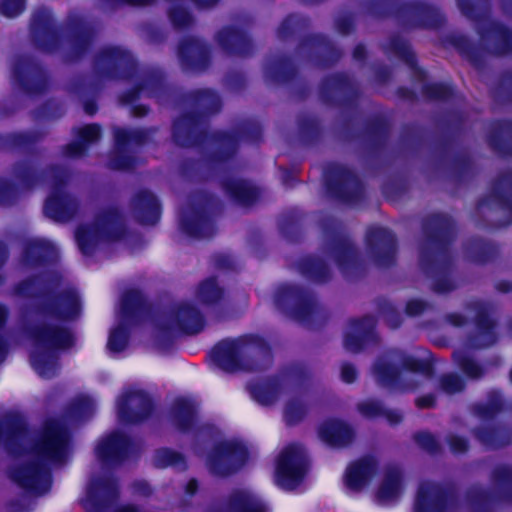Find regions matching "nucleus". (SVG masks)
<instances>
[{
	"label": "nucleus",
	"mask_w": 512,
	"mask_h": 512,
	"mask_svg": "<svg viewBox=\"0 0 512 512\" xmlns=\"http://www.w3.org/2000/svg\"><path fill=\"white\" fill-rule=\"evenodd\" d=\"M29 431L28 422L19 411H7L0 419V444L8 455L18 459L30 452L34 456L11 467L9 478L26 492L40 496L52 487L49 464H63L67 460L71 436L64 424L53 420L45 424L29 450L25 443Z\"/></svg>",
	"instance_id": "2"
},
{
	"label": "nucleus",
	"mask_w": 512,
	"mask_h": 512,
	"mask_svg": "<svg viewBox=\"0 0 512 512\" xmlns=\"http://www.w3.org/2000/svg\"><path fill=\"white\" fill-rule=\"evenodd\" d=\"M121 322L110 330L107 348L113 353L123 352L129 345L130 328L128 324L138 323L149 312V306L142 292L128 289L121 297Z\"/></svg>",
	"instance_id": "15"
},
{
	"label": "nucleus",
	"mask_w": 512,
	"mask_h": 512,
	"mask_svg": "<svg viewBox=\"0 0 512 512\" xmlns=\"http://www.w3.org/2000/svg\"><path fill=\"white\" fill-rule=\"evenodd\" d=\"M320 439L332 448H346L355 439L354 429L346 422L339 419H328L318 428Z\"/></svg>",
	"instance_id": "46"
},
{
	"label": "nucleus",
	"mask_w": 512,
	"mask_h": 512,
	"mask_svg": "<svg viewBox=\"0 0 512 512\" xmlns=\"http://www.w3.org/2000/svg\"><path fill=\"white\" fill-rule=\"evenodd\" d=\"M98 90L99 87L96 83L87 82L83 77L74 79L69 85V91L80 98L92 94L91 97L85 98L82 102L83 110L89 116L95 115L98 111V103L94 97Z\"/></svg>",
	"instance_id": "57"
},
{
	"label": "nucleus",
	"mask_w": 512,
	"mask_h": 512,
	"mask_svg": "<svg viewBox=\"0 0 512 512\" xmlns=\"http://www.w3.org/2000/svg\"><path fill=\"white\" fill-rule=\"evenodd\" d=\"M158 128H113L114 146L108 155L107 167L115 171H132L135 169L137 159L127 149L130 145L138 147L152 142Z\"/></svg>",
	"instance_id": "16"
},
{
	"label": "nucleus",
	"mask_w": 512,
	"mask_h": 512,
	"mask_svg": "<svg viewBox=\"0 0 512 512\" xmlns=\"http://www.w3.org/2000/svg\"><path fill=\"white\" fill-rule=\"evenodd\" d=\"M133 448V439L129 435L115 430L98 443L95 453L103 465L115 466L124 463L130 457Z\"/></svg>",
	"instance_id": "33"
},
{
	"label": "nucleus",
	"mask_w": 512,
	"mask_h": 512,
	"mask_svg": "<svg viewBox=\"0 0 512 512\" xmlns=\"http://www.w3.org/2000/svg\"><path fill=\"white\" fill-rule=\"evenodd\" d=\"M472 434L487 449H500L512 444V429L504 423L480 425Z\"/></svg>",
	"instance_id": "47"
},
{
	"label": "nucleus",
	"mask_w": 512,
	"mask_h": 512,
	"mask_svg": "<svg viewBox=\"0 0 512 512\" xmlns=\"http://www.w3.org/2000/svg\"><path fill=\"white\" fill-rule=\"evenodd\" d=\"M127 235L123 215L117 207L103 209L95 216L92 225L80 224L75 230V239L84 256H92L100 242H115Z\"/></svg>",
	"instance_id": "9"
},
{
	"label": "nucleus",
	"mask_w": 512,
	"mask_h": 512,
	"mask_svg": "<svg viewBox=\"0 0 512 512\" xmlns=\"http://www.w3.org/2000/svg\"><path fill=\"white\" fill-rule=\"evenodd\" d=\"M490 478L495 487L494 494L478 485H473L465 491L464 497L472 512H491L494 502L512 504V466L496 465L491 471Z\"/></svg>",
	"instance_id": "14"
},
{
	"label": "nucleus",
	"mask_w": 512,
	"mask_h": 512,
	"mask_svg": "<svg viewBox=\"0 0 512 512\" xmlns=\"http://www.w3.org/2000/svg\"><path fill=\"white\" fill-rule=\"evenodd\" d=\"M144 91L148 97L155 98L158 102L170 101L174 96L173 85L167 82L164 71L153 67L143 71L141 79L122 92L119 100L124 105H133Z\"/></svg>",
	"instance_id": "23"
},
{
	"label": "nucleus",
	"mask_w": 512,
	"mask_h": 512,
	"mask_svg": "<svg viewBox=\"0 0 512 512\" xmlns=\"http://www.w3.org/2000/svg\"><path fill=\"white\" fill-rule=\"evenodd\" d=\"M461 13L476 24V31L483 47L463 34H448L445 45L454 47L460 56L473 67L485 66V53L501 57L512 54V29L504 23L490 20V0H457Z\"/></svg>",
	"instance_id": "4"
},
{
	"label": "nucleus",
	"mask_w": 512,
	"mask_h": 512,
	"mask_svg": "<svg viewBox=\"0 0 512 512\" xmlns=\"http://www.w3.org/2000/svg\"><path fill=\"white\" fill-rule=\"evenodd\" d=\"M487 143L499 157L512 158V120H492L489 124Z\"/></svg>",
	"instance_id": "45"
},
{
	"label": "nucleus",
	"mask_w": 512,
	"mask_h": 512,
	"mask_svg": "<svg viewBox=\"0 0 512 512\" xmlns=\"http://www.w3.org/2000/svg\"><path fill=\"white\" fill-rule=\"evenodd\" d=\"M425 242L420 247L419 266L432 281L431 289L437 294L455 290L452 279L454 260L451 247L456 237L454 219L444 213H432L422 220Z\"/></svg>",
	"instance_id": "6"
},
{
	"label": "nucleus",
	"mask_w": 512,
	"mask_h": 512,
	"mask_svg": "<svg viewBox=\"0 0 512 512\" xmlns=\"http://www.w3.org/2000/svg\"><path fill=\"white\" fill-rule=\"evenodd\" d=\"M247 447L235 440H221L212 446L206 457L209 472L220 478L238 473L248 462Z\"/></svg>",
	"instance_id": "21"
},
{
	"label": "nucleus",
	"mask_w": 512,
	"mask_h": 512,
	"mask_svg": "<svg viewBox=\"0 0 512 512\" xmlns=\"http://www.w3.org/2000/svg\"><path fill=\"white\" fill-rule=\"evenodd\" d=\"M11 78L13 83L29 97L43 95L50 87V77L45 67L32 56L25 54L14 58Z\"/></svg>",
	"instance_id": "22"
},
{
	"label": "nucleus",
	"mask_w": 512,
	"mask_h": 512,
	"mask_svg": "<svg viewBox=\"0 0 512 512\" xmlns=\"http://www.w3.org/2000/svg\"><path fill=\"white\" fill-rule=\"evenodd\" d=\"M264 77L269 83L290 85L299 79V71L290 56L278 55L265 63Z\"/></svg>",
	"instance_id": "44"
},
{
	"label": "nucleus",
	"mask_w": 512,
	"mask_h": 512,
	"mask_svg": "<svg viewBox=\"0 0 512 512\" xmlns=\"http://www.w3.org/2000/svg\"><path fill=\"white\" fill-rule=\"evenodd\" d=\"M178 58L185 72H203L211 65V49L196 37H184L178 45Z\"/></svg>",
	"instance_id": "35"
},
{
	"label": "nucleus",
	"mask_w": 512,
	"mask_h": 512,
	"mask_svg": "<svg viewBox=\"0 0 512 512\" xmlns=\"http://www.w3.org/2000/svg\"><path fill=\"white\" fill-rule=\"evenodd\" d=\"M319 99L330 107L356 110L362 96L361 89L346 72H334L324 76L318 88Z\"/></svg>",
	"instance_id": "20"
},
{
	"label": "nucleus",
	"mask_w": 512,
	"mask_h": 512,
	"mask_svg": "<svg viewBox=\"0 0 512 512\" xmlns=\"http://www.w3.org/2000/svg\"><path fill=\"white\" fill-rule=\"evenodd\" d=\"M79 211V202L65 191H51L45 200L43 212L55 222L73 220Z\"/></svg>",
	"instance_id": "40"
},
{
	"label": "nucleus",
	"mask_w": 512,
	"mask_h": 512,
	"mask_svg": "<svg viewBox=\"0 0 512 512\" xmlns=\"http://www.w3.org/2000/svg\"><path fill=\"white\" fill-rule=\"evenodd\" d=\"M469 309L475 312L473 322L477 331L467 335L466 345L472 349H483L494 345L497 342L496 323L491 318L489 304L475 301L469 304Z\"/></svg>",
	"instance_id": "31"
},
{
	"label": "nucleus",
	"mask_w": 512,
	"mask_h": 512,
	"mask_svg": "<svg viewBox=\"0 0 512 512\" xmlns=\"http://www.w3.org/2000/svg\"><path fill=\"white\" fill-rule=\"evenodd\" d=\"M465 122L466 117L460 110H449L441 119V127L446 132L436 144L441 162L445 161L450 151L454 148L458 137L464 129Z\"/></svg>",
	"instance_id": "43"
},
{
	"label": "nucleus",
	"mask_w": 512,
	"mask_h": 512,
	"mask_svg": "<svg viewBox=\"0 0 512 512\" xmlns=\"http://www.w3.org/2000/svg\"><path fill=\"white\" fill-rule=\"evenodd\" d=\"M119 495V485L115 477H96L91 480L87 489V511L108 512L118 501Z\"/></svg>",
	"instance_id": "34"
},
{
	"label": "nucleus",
	"mask_w": 512,
	"mask_h": 512,
	"mask_svg": "<svg viewBox=\"0 0 512 512\" xmlns=\"http://www.w3.org/2000/svg\"><path fill=\"white\" fill-rule=\"evenodd\" d=\"M458 495L452 485L423 482L419 485L415 503V512H451L456 506Z\"/></svg>",
	"instance_id": "26"
},
{
	"label": "nucleus",
	"mask_w": 512,
	"mask_h": 512,
	"mask_svg": "<svg viewBox=\"0 0 512 512\" xmlns=\"http://www.w3.org/2000/svg\"><path fill=\"white\" fill-rule=\"evenodd\" d=\"M214 196L206 191L198 190L189 195L188 208L179 219L181 231L193 239H212L217 233V225L213 215Z\"/></svg>",
	"instance_id": "11"
},
{
	"label": "nucleus",
	"mask_w": 512,
	"mask_h": 512,
	"mask_svg": "<svg viewBox=\"0 0 512 512\" xmlns=\"http://www.w3.org/2000/svg\"><path fill=\"white\" fill-rule=\"evenodd\" d=\"M383 50L386 54L394 55L406 65H415L417 56L409 41L398 34L389 37L387 43L383 45Z\"/></svg>",
	"instance_id": "62"
},
{
	"label": "nucleus",
	"mask_w": 512,
	"mask_h": 512,
	"mask_svg": "<svg viewBox=\"0 0 512 512\" xmlns=\"http://www.w3.org/2000/svg\"><path fill=\"white\" fill-rule=\"evenodd\" d=\"M324 233L328 237L327 253L343 277L348 280L360 277L364 272V263L350 236L330 226L325 227Z\"/></svg>",
	"instance_id": "19"
},
{
	"label": "nucleus",
	"mask_w": 512,
	"mask_h": 512,
	"mask_svg": "<svg viewBox=\"0 0 512 512\" xmlns=\"http://www.w3.org/2000/svg\"><path fill=\"white\" fill-rule=\"evenodd\" d=\"M30 37L33 45L45 53L58 52L64 41V61L77 63L91 52L97 37V29L84 18L72 16L68 18L62 31L56 25L52 11L40 7L31 16Z\"/></svg>",
	"instance_id": "5"
},
{
	"label": "nucleus",
	"mask_w": 512,
	"mask_h": 512,
	"mask_svg": "<svg viewBox=\"0 0 512 512\" xmlns=\"http://www.w3.org/2000/svg\"><path fill=\"white\" fill-rule=\"evenodd\" d=\"M311 20L307 16L292 13L287 15L277 28V37L287 40L295 35H300L310 29Z\"/></svg>",
	"instance_id": "61"
},
{
	"label": "nucleus",
	"mask_w": 512,
	"mask_h": 512,
	"mask_svg": "<svg viewBox=\"0 0 512 512\" xmlns=\"http://www.w3.org/2000/svg\"><path fill=\"white\" fill-rule=\"evenodd\" d=\"M496 205L505 214V220L500 222L498 227H507L512 224V169L500 172L492 181L490 191L487 195L477 201V208Z\"/></svg>",
	"instance_id": "28"
},
{
	"label": "nucleus",
	"mask_w": 512,
	"mask_h": 512,
	"mask_svg": "<svg viewBox=\"0 0 512 512\" xmlns=\"http://www.w3.org/2000/svg\"><path fill=\"white\" fill-rule=\"evenodd\" d=\"M276 307L300 324L312 326L320 312L315 296L297 284H282L274 295Z\"/></svg>",
	"instance_id": "13"
},
{
	"label": "nucleus",
	"mask_w": 512,
	"mask_h": 512,
	"mask_svg": "<svg viewBox=\"0 0 512 512\" xmlns=\"http://www.w3.org/2000/svg\"><path fill=\"white\" fill-rule=\"evenodd\" d=\"M377 470V460L371 455L363 456L347 466L344 483L349 490L359 492L371 482Z\"/></svg>",
	"instance_id": "42"
},
{
	"label": "nucleus",
	"mask_w": 512,
	"mask_h": 512,
	"mask_svg": "<svg viewBox=\"0 0 512 512\" xmlns=\"http://www.w3.org/2000/svg\"><path fill=\"white\" fill-rule=\"evenodd\" d=\"M43 137L42 131L10 132L1 136L0 147L30 153Z\"/></svg>",
	"instance_id": "53"
},
{
	"label": "nucleus",
	"mask_w": 512,
	"mask_h": 512,
	"mask_svg": "<svg viewBox=\"0 0 512 512\" xmlns=\"http://www.w3.org/2000/svg\"><path fill=\"white\" fill-rule=\"evenodd\" d=\"M282 390V381L279 376H272L260 383L251 386L252 397L261 405H272Z\"/></svg>",
	"instance_id": "54"
},
{
	"label": "nucleus",
	"mask_w": 512,
	"mask_h": 512,
	"mask_svg": "<svg viewBox=\"0 0 512 512\" xmlns=\"http://www.w3.org/2000/svg\"><path fill=\"white\" fill-rule=\"evenodd\" d=\"M167 418L170 424L180 433L201 432L210 428L208 425L198 427L199 416L197 405L186 397H177L171 403Z\"/></svg>",
	"instance_id": "36"
},
{
	"label": "nucleus",
	"mask_w": 512,
	"mask_h": 512,
	"mask_svg": "<svg viewBox=\"0 0 512 512\" xmlns=\"http://www.w3.org/2000/svg\"><path fill=\"white\" fill-rule=\"evenodd\" d=\"M366 9L372 17L393 18L399 27L408 30H440L446 24L439 7L421 1L368 0Z\"/></svg>",
	"instance_id": "7"
},
{
	"label": "nucleus",
	"mask_w": 512,
	"mask_h": 512,
	"mask_svg": "<svg viewBox=\"0 0 512 512\" xmlns=\"http://www.w3.org/2000/svg\"><path fill=\"white\" fill-rule=\"evenodd\" d=\"M174 88L175 99L181 105H190L196 110L190 112L199 113L201 115V123L198 126L199 131L207 130L204 125L208 116L217 114L222 109V100L219 94L212 89H196L188 92H178L177 87ZM187 111H185L186 113ZM184 114V112L182 113Z\"/></svg>",
	"instance_id": "30"
},
{
	"label": "nucleus",
	"mask_w": 512,
	"mask_h": 512,
	"mask_svg": "<svg viewBox=\"0 0 512 512\" xmlns=\"http://www.w3.org/2000/svg\"><path fill=\"white\" fill-rule=\"evenodd\" d=\"M12 173L26 190L44 185V168L37 170L26 161H17L13 165Z\"/></svg>",
	"instance_id": "58"
},
{
	"label": "nucleus",
	"mask_w": 512,
	"mask_h": 512,
	"mask_svg": "<svg viewBox=\"0 0 512 512\" xmlns=\"http://www.w3.org/2000/svg\"><path fill=\"white\" fill-rule=\"evenodd\" d=\"M296 267L299 273L312 283L323 285L332 279L331 268L322 258L312 255L301 257Z\"/></svg>",
	"instance_id": "49"
},
{
	"label": "nucleus",
	"mask_w": 512,
	"mask_h": 512,
	"mask_svg": "<svg viewBox=\"0 0 512 512\" xmlns=\"http://www.w3.org/2000/svg\"><path fill=\"white\" fill-rule=\"evenodd\" d=\"M270 353L271 347L264 337L245 334L219 341L213 346L210 357L218 368L233 373L256 370L258 359Z\"/></svg>",
	"instance_id": "8"
},
{
	"label": "nucleus",
	"mask_w": 512,
	"mask_h": 512,
	"mask_svg": "<svg viewBox=\"0 0 512 512\" xmlns=\"http://www.w3.org/2000/svg\"><path fill=\"white\" fill-rule=\"evenodd\" d=\"M374 373L378 382L390 390L407 392L415 388V385L405 383L400 369L389 362L378 361L375 363Z\"/></svg>",
	"instance_id": "51"
},
{
	"label": "nucleus",
	"mask_w": 512,
	"mask_h": 512,
	"mask_svg": "<svg viewBox=\"0 0 512 512\" xmlns=\"http://www.w3.org/2000/svg\"><path fill=\"white\" fill-rule=\"evenodd\" d=\"M298 136L305 146H315L323 136V128L318 118L313 116H300L297 119Z\"/></svg>",
	"instance_id": "59"
},
{
	"label": "nucleus",
	"mask_w": 512,
	"mask_h": 512,
	"mask_svg": "<svg viewBox=\"0 0 512 512\" xmlns=\"http://www.w3.org/2000/svg\"><path fill=\"white\" fill-rule=\"evenodd\" d=\"M22 263L29 268L49 267L58 261L56 247L44 239H29L23 245Z\"/></svg>",
	"instance_id": "39"
},
{
	"label": "nucleus",
	"mask_w": 512,
	"mask_h": 512,
	"mask_svg": "<svg viewBox=\"0 0 512 512\" xmlns=\"http://www.w3.org/2000/svg\"><path fill=\"white\" fill-rule=\"evenodd\" d=\"M153 465L158 469L168 467H179L183 471L187 469L186 457L181 452L168 447H161L155 450Z\"/></svg>",
	"instance_id": "63"
},
{
	"label": "nucleus",
	"mask_w": 512,
	"mask_h": 512,
	"mask_svg": "<svg viewBox=\"0 0 512 512\" xmlns=\"http://www.w3.org/2000/svg\"><path fill=\"white\" fill-rule=\"evenodd\" d=\"M389 132V121L381 115H375L366 119L362 131L355 129V117L353 115H346L339 125L337 134L341 140L346 142L363 139L369 154L377 157L386 148Z\"/></svg>",
	"instance_id": "17"
},
{
	"label": "nucleus",
	"mask_w": 512,
	"mask_h": 512,
	"mask_svg": "<svg viewBox=\"0 0 512 512\" xmlns=\"http://www.w3.org/2000/svg\"><path fill=\"white\" fill-rule=\"evenodd\" d=\"M365 245L369 258L379 268H390L396 264L398 242L388 228L370 227L365 234Z\"/></svg>",
	"instance_id": "27"
},
{
	"label": "nucleus",
	"mask_w": 512,
	"mask_h": 512,
	"mask_svg": "<svg viewBox=\"0 0 512 512\" xmlns=\"http://www.w3.org/2000/svg\"><path fill=\"white\" fill-rule=\"evenodd\" d=\"M220 186L227 197L241 207H252L261 198V191L248 180L234 177H223Z\"/></svg>",
	"instance_id": "41"
},
{
	"label": "nucleus",
	"mask_w": 512,
	"mask_h": 512,
	"mask_svg": "<svg viewBox=\"0 0 512 512\" xmlns=\"http://www.w3.org/2000/svg\"><path fill=\"white\" fill-rule=\"evenodd\" d=\"M402 488V475L395 467L388 468L380 484L376 498L379 502L394 500L399 497Z\"/></svg>",
	"instance_id": "60"
},
{
	"label": "nucleus",
	"mask_w": 512,
	"mask_h": 512,
	"mask_svg": "<svg viewBox=\"0 0 512 512\" xmlns=\"http://www.w3.org/2000/svg\"><path fill=\"white\" fill-rule=\"evenodd\" d=\"M201 115L186 112L174 119L172 124V140L182 148H201L207 143L215 146V150L207 153L204 162L208 168L216 172L231 163L239 149L240 141L259 145L263 141L262 125L253 120L241 122L234 131H199Z\"/></svg>",
	"instance_id": "3"
},
{
	"label": "nucleus",
	"mask_w": 512,
	"mask_h": 512,
	"mask_svg": "<svg viewBox=\"0 0 512 512\" xmlns=\"http://www.w3.org/2000/svg\"><path fill=\"white\" fill-rule=\"evenodd\" d=\"M467 258L476 264L485 265L495 261L500 254L498 244L481 237L472 236L463 243Z\"/></svg>",
	"instance_id": "48"
},
{
	"label": "nucleus",
	"mask_w": 512,
	"mask_h": 512,
	"mask_svg": "<svg viewBox=\"0 0 512 512\" xmlns=\"http://www.w3.org/2000/svg\"><path fill=\"white\" fill-rule=\"evenodd\" d=\"M505 407L503 393L500 389H491L487 392L486 402H477L472 405V412L482 421L494 420Z\"/></svg>",
	"instance_id": "52"
},
{
	"label": "nucleus",
	"mask_w": 512,
	"mask_h": 512,
	"mask_svg": "<svg viewBox=\"0 0 512 512\" xmlns=\"http://www.w3.org/2000/svg\"><path fill=\"white\" fill-rule=\"evenodd\" d=\"M196 297L204 306L215 307L223 302L225 290L219 286L216 276H210L199 283Z\"/></svg>",
	"instance_id": "55"
},
{
	"label": "nucleus",
	"mask_w": 512,
	"mask_h": 512,
	"mask_svg": "<svg viewBox=\"0 0 512 512\" xmlns=\"http://www.w3.org/2000/svg\"><path fill=\"white\" fill-rule=\"evenodd\" d=\"M168 320L169 322L158 325L157 344L163 350L172 348L177 336L197 335L206 326L205 316L200 309L185 301L171 306Z\"/></svg>",
	"instance_id": "10"
},
{
	"label": "nucleus",
	"mask_w": 512,
	"mask_h": 512,
	"mask_svg": "<svg viewBox=\"0 0 512 512\" xmlns=\"http://www.w3.org/2000/svg\"><path fill=\"white\" fill-rule=\"evenodd\" d=\"M296 50L298 53H305L309 60L319 68H329L333 66L342 56L341 51L323 34H308L303 36Z\"/></svg>",
	"instance_id": "29"
},
{
	"label": "nucleus",
	"mask_w": 512,
	"mask_h": 512,
	"mask_svg": "<svg viewBox=\"0 0 512 512\" xmlns=\"http://www.w3.org/2000/svg\"><path fill=\"white\" fill-rule=\"evenodd\" d=\"M130 205L133 218L140 225L153 226L161 219V203L157 196L148 189H139L133 195Z\"/></svg>",
	"instance_id": "38"
},
{
	"label": "nucleus",
	"mask_w": 512,
	"mask_h": 512,
	"mask_svg": "<svg viewBox=\"0 0 512 512\" xmlns=\"http://www.w3.org/2000/svg\"><path fill=\"white\" fill-rule=\"evenodd\" d=\"M117 415L125 425H138L148 421L156 411L152 396L142 389L124 391L116 402Z\"/></svg>",
	"instance_id": "24"
},
{
	"label": "nucleus",
	"mask_w": 512,
	"mask_h": 512,
	"mask_svg": "<svg viewBox=\"0 0 512 512\" xmlns=\"http://www.w3.org/2000/svg\"><path fill=\"white\" fill-rule=\"evenodd\" d=\"M226 507L229 512H268L265 502L244 489L233 490L227 497Z\"/></svg>",
	"instance_id": "50"
},
{
	"label": "nucleus",
	"mask_w": 512,
	"mask_h": 512,
	"mask_svg": "<svg viewBox=\"0 0 512 512\" xmlns=\"http://www.w3.org/2000/svg\"><path fill=\"white\" fill-rule=\"evenodd\" d=\"M93 69L99 80H133L139 65L132 53L118 46L100 49L93 60Z\"/></svg>",
	"instance_id": "18"
},
{
	"label": "nucleus",
	"mask_w": 512,
	"mask_h": 512,
	"mask_svg": "<svg viewBox=\"0 0 512 512\" xmlns=\"http://www.w3.org/2000/svg\"><path fill=\"white\" fill-rule=\"evenodd\" d=\"M64 114L65 108L63 103L54 98L46 99L31 112L33 120L37 122L55 121L62 118Z\"/></svg>",
	"instance_id": "64"
},
{
	"label": "nucleus",
	"mask_w": 512,
	"mask_h": 512,
	"mask_svg": "<svg viewBox=\"0 0 512 512\" xmlns=\"http://www.w3.org/2000/svg\"><path fill=\"white\" fill-rule=\"evenodd\" d=\"M323 177L326 194L331 199L347 206H357L365 201L363 181L347 166L331 163L325 168Z\"/></svg>",
	"instance_id": "12"
},
{
	"label": "nucleus",
	"mask_w": 512,
	"mask_h": 512,
	"mask_svg": "<svg viewBox=\"0 0 512 512\" xmlns=\"http://www.w3.org/2000/svg\"><path fill=\"white\" fill-rule=\"evenodd\" d=\"M63 281L60 272L48 271L31 275L14 287L17 295L34 301L32 310L36 316L58 322L31 324L25 328L27 337L36 347L30 354L31 366L46 379L56 375V353L70 350L76 344L73 330L65 324L76 321L82 314L79 293L71 287L61 289Z\"/></svg>",
	"instance_id": "1"
},
{
	"label": "nucleus",
	"mask_w": 512,
	"mask_h": 512,
	"mask_svg": "<svg viewBox=\"0 0 512 512\" xmlns=\"http://www.w3.org/2000/svg\"><path fill=\"white\" fill-rule=\"evenodd\" d=\"M423 97L429 101L450 103L458 99V92L452 82H425L421 87Z\"/></svg>",
	"instance_id": "56"
},
{
	"label": "nucleus",
	"mask_w": 512,
	"mask_h": 512,
	"mask_svg": "<svg viewBox=\"0 0 512 512\" xmlns=\"http://www.w3.org/2000/svg\"><path fill=\"white\" fill-rule=\"evenodd\" d=\"M215 40L224 53L229 56L248 57L254 52V44L250 35L242 28L234 25L222 27Z\"/></svg>",
	"instance_id": "37"
},
{
	"label": "nucleus",
	"mask_w": 512,
	"mask_h": 512,
	"mask_svg": "<svg viewBox=\"0 0 512 512\" xmlns=\"http://www.w3.org/2000/svg\"><path fill=\"white\" fill-rule=\"evenodd\" d=\"M307 471L305 455L295 444H290L277 457L275 481L281 488L294 489L304 480Z\"/></svg>",
	"instance_id": "25"
},
{
	"label": "nucleus",
	"mask_w": 512,
	"mask_h": 512,
	"mask_svg": "<svg viewBox=\"0 0 512 512\" xmlns=\"http://www.w3.org/2000/svg\"><path fill=\"white\" fill-rule=\"evenodd\" d=\"M350 331L344 334V347L352 353H359L369 346L380 343L376 331V320L372 315L352 318L348 323Z\"/></svg>",
	"instance_id": "32"
}]
</instances>
